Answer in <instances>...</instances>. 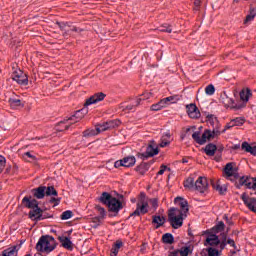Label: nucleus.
I'll list each match as a JSON object with an SVG mask.
<instances>
[{"instance_id":"31","label":"nucleus","mask_w":256,"mask_h":256,"mask_svg":"<svg viewBox=\"0 0 256 256\" xmlns=\"http://www.w3.org/2000/svg\"><path fill=\"white\" fill-rule=\"evenodd\" d=\"M165 221H167V218H165L164 216H152V223L154 225H165Z\"/></svg>"},{"instance_id":"40","label":"nucleus","mask_w":256,"mask_h":256,"mask_svg":"<svg viewBox=\"0 0 256 256\" xmlns=\"http://www.w3.org/2000/svg\"><path fill=\"white\" fill-rule=\"evenodd\" d=\"M108 129H115V127H119L121 125V120H111L107 122Z\"/></svg>"},{"instance_id":"56","label":"nucleus","mask_w":256,"mask_h":256,"mask_svg":"<svg viewBox=\"0 0 256 256\" xmlns=\"http://www.w3.org/2000/svg\"><path fill=\"white\" fill-rule=\"evenodd\" d=\"M136 171L140 173V175H145V171L141 170V166L136 167Z\"/></svg>"},{"instance_id":"11","label":"nucleus","mask_w":256,"mask_h":256,"mask_svg":"<svg viewBox=\"0 0 256 256\" xmlns=\"http://www.w3.org/2000/svg\"><path fill=\"white\" fill-rule=\"evenodd\" d=\"M204 245L205 247H207V245H210V247H217V245H219V247H221V234L217 235V232H215V234L208 233Z\"/></svg>"},{"instance_id":"49","label":"nucleus","mask_w":256,"mask_h":256,"mask_svg":"<svg viewBox=\"0 0 256 256\" xmlns=\"http://www.w3.org/2000/svg\"><path fill=\"white\" fill-rule=\"evenodd\" d=\"M246 153H251V155H256V146H250Z\"/></svg>"},{"instance_id":"23","label":"nucleus","mask_w":256,"mask_h":256,"mask_svg":"<svg viewBox=\"0 0 256 256\" xmlns=\"http://www.w3.org/2000/svg\"><path fill=\"white\" fill-rule=\"evenodd\" d=\"M108 192H103L101 196L98 198V201L102 203L103 205H109L110 201L113 199Z\"/></svg>"},{"instance_id":"33","label":"nucleus","mask_w":256,"mask_h":256,"mask_svg":"<svg viewBox=\"0 0 256 256\" xmlns=\"http://www.w3.org/2000/svg\"><path fill=\"white\" fill-rule=\"evenodd\" d=\"M180 97L179 95H174V96H170V97H166L164 99H161L164 107L165 105H167L170 101H172L173 103H177V101H180Z\"/></svg>"},{"instance_id":"37","label":"nucleus","mask_w":256,"mask_h":256,"mask_svg":"<svg viewBox=\"0 0 256 256\" xmlns=\"http://www.w3.org/2000/svg\"><path fill=\"white\" fill-rule=\"evenodd\" d=\"M95 135H99V130L98 128L96 129H88L83 132L84 137H95Z\"/></svg>"},{"instance_id":"7","label":"nucleus","mask_w":256,"mask_h":256,"mask_svg":"<svg viewBox=\"0 0 256 256\" xmlns=\"http://www.w3.org/2000/svg\"><path fill=\"white\" fill-rule=\"evenodd\" d=\"M220 99L224 107L233 109L234 111H239V109H243L245 107V103H236L235 99L231 98L227 92H223L220 96Z\"/></svg>"},{"instance_id":"41","label":"nucleus","mask_w":256,"mask_h":256,"mask_svg":"<svg viewBox=\"0 0 256 256\" xmlns=\"http://www.w3.org/2000/svg\"><path fill=\"white\" fill-rule=\"evenodd\" d=\"M205 93H206V95H214L215 94V86H213V84H209L205 88Z\"/></svg>"},{"instance_id":"44","label":"nucleus","mask_w":256,"mask_h":256,"mask_svg":"<svg viewBox=\"0 0 256 256\" xmlns=\"http://www.w3.org/2000/svg\"><path fill=\"white\" fill-rule=\"evenodd\" d=\"M98 129V133H101L103 131H109V125H107V122L100 124L96 127Z\"/></svg>"},{"instance_id":"52","label":"nucleus","mask_w":256,"mask_h":256,"mask_svg":"<svg viewBox=\"0 0 256 256\" xmlns=\"http://www.w3.org/2000/svg\"><path fill=\"white\" fill-rule=\"evenodd\" d=\"M114 167H115L116 169H119V167H123V159L116 161V162L114 163Z\"/></svg>"},{"instance_id":"36","label":"nucleus","mask_w":256,"mask_h":256,"mask_svg":"<svg viewBox=\"0 0 256 256\" xmlns=\"http://www.w3.org/2000/svg\"><path fill=\"white\" fill-rule=\"evenodd\" d=\"M45 195H47V197H51V196L57 197L58 193H57V190H55V187L48 186L46 187Z\"/></svg>"},{"instance_id":"30","label":"nucleus","mask_w":256,"mask_h":256,"mask_svg":"<svg viewBox=\"0 0 256 256\" xmlns=\"http://www.w3.org/2000/svg\"><path fill=\"white\" fill-rule=\"evenodd\" d=\"M206 133H210V137L207 138V141H211V139H215V137H219L221 135V131H219V126L214 127L213 131L205 130Z\"/></svg>"},{"instance_id":"24","label":"nucleus","mask_w":256,"mask_h":256,"mask_svg":"<svg viewBox=\"0 0 256 256\" xmlns=\"http://www.w3.org/2000/svg\"><path fill=\"white\" fill-rule=\"evenodd\" d=\"M123 167H133L137 163L135 156H128L122 159Z\"/></svg>"},{"instance_id":"38","label":"nucleus","mask_w":256,"mask_h":256,"mask_svg":"<svg viewBox=\"0 0 256 256\" xmlns=\"http://www.w3.org/2000/svg\"><path fill=\"white\" fill-rule=\"evenodd\" d=\"M256 17V10L255 8L250 9L249 15L246 16V19L244 20V23L247 24L249 21H253Z\"/></svg>"},{"instance_id":"4","label":"nucleus","mask_w":256,"mask_h":256,"mask_svg":"<svg viewBox=\"0 0 256 256\" xmlns=\"http://www.w3.org/2000/svg\"><path fill=\"white\" fill-rule=\"evenodd\" d=\"M57 248V241L53 236H42L36 244L37 251L40 253H51Z\"/></svg>"},{"instance_id":"58","label":"nucleus","mask_w":256,"mask_h":256,"mask_svg":"<svg viewBox=\"0 0 256 256\" xmlns=\"http://www.w3.org/2000/svg\"><path fill=\"white\" fill-rule=\"evenodd\" d=\"M126 105H125V103H121L120 105H119V109H122V111H126Z\"/></svg>"},{"instance_id":"5","label":"nucleus","mask_w":256,"mask_h":256,"mask_svg":"<svg viewBox=\"0 0 256 256\" xmlns=\"http://www.w3.org/2000/svg\"><path fill=\"white\" fill-rule=\"evenodd\" d=\"M213 231L214 233H220V253L225 249V247H227V245H230V247H233V249H237V244H235V240L227 238L229 229L225 230V225H216L213 227Z\"/></svg>"},{"instance_id":"59","label":"nucleus","mask_w":256,"mask_h":256,"mask_svg":"<svg viewBox=\"0 0 256 256\" xmlns=\"http://www.w3.org/2000/svg\"><path fill=\"white\" fill-rule=\"evenodd\" d=\"M169 145V142H161L160 147H167Z\"/></svg>"},{"instance_id":"19","label":"nucleus","mask_w":256,"mask_h":256,"mask_svg":"<svg viewBox=\"0 0 256 256\" xmlns=\"http://www.w3.org/2000/svg\"><path fill=\"white\" fill-rule=\"evenodd\" d=\"M19 249H21V245L10 246L9 248L3 250L0 256H17L19 255Z\"/></svg>"},{"instance_id":"25","label":"nucleus","mask_w":256,"mask_h":256,"mask_svg":"<svg viewBox=\"0 0 256 256\" xmlns=\"http://www.w3.org/2000/svg\"><path fill=\"white\" fill-rule=\"evenodd\" d=\"M206 122L210 127H219V120L213 114H208L206 116Z\"/></svg>"},{"instance_id":"46","label":"nucleus","mask_w":256,"mask_h":256,"mask_svg":"<svg viewBox=\"0 0 256 256\" xmlns=\"http://www.w3.org/2000/svg\"><path fill=\"white\" fill-rule=\"evenodd\" d=\"M49 203H54V207H57V205L61 203V198L52 197L50 198Z\"/></svg>"},{"instance_id":"51","label":"nucleus","mask_w":256,"mask_h":256,"mask_svg":"<svg viewBox=\"0 0 256 256\" xmlns=\"http://www.w3.org/2000/svg\"><path fill=\"white\" fill-rule=\"evenodd\" d=\"M150 203L152 204V207H153L154 209H157V207H159V204H158V201H157L156 198L151 199V200H150Z\"/></svg>"},{"instance_id":"45","label":"nucleus","mask_w":256,"mask_h":256,"mask_svg":"<svg viewBox=\"0 0 256 256\" xmlns=\"http://www.w3.org/2000/svg\"><path fill=\"white\" fill-rule=\"evenodd\" d=\"M7 163V160L5 157L0 155V173H3V169H5V165Z\"/></svg>"},{"instance_id":"2","label":"nucleus","mask_w":256,"mask_h":256,"mask_svg":"<svg viewBox=\"0 0 256 256\" xmlns=\"http://www.w3.org/2000/svg\"><path fill=\"white\" fill-rule=\"evenodd\" d=\"M184 187L186 189L198 191V193H205L209 187L207 178L200 176L196 181L192 176L188 177L184 182Z\"/></svg>"},{"instance_id":"54","label":"nucleus","mask_w":256,"mask_h":256,"mask_svg":"<svg viewBox=\"0 0 256 256\" xmlns=\"http://www.w3.org/2000/svg\"><path fill=\"white\" fill-rule=\"evenodd\" d=\"M24 155H26V157H29L33 161H35L37 159L35 156L31 155V152H26Z\"/></svg>"},{"instance_id":"17","label":"nucleus","mask_w":256,"mask_h":256,"mask_svg":"<svg viewBox=\"0 0 256 256\" xmlns=\"http://www.w3.org/2000/svg\"><path fill=\"white\" fill-rule=\"evenodd\" d=\"M242 200L244 201L245 205L250 209V211H253V213H256V199L255 198H249L246 193L242 194Z\"/></svg>"},{"instance_id":"10","label":"nucleus","mask_w":256,"mask_h":256,"mask_svg":"<svg viewBox=\"0 0 256 256\" xmlns=\"http://www.w3.org/2000/svg\"><path fill=\"white\" fill-rule=\"evenodd\" d=\"M87 113H89L88 110L85 109H80L78 111H76L71 117L66 118L62 121H60L57 126L59 125H63L65 123H67L68 121H74V119H76L75 123H79V121H81L82 119L85 118V116L87 115Z\"/></svg>"},{"instance_id":"60","label":"nucleus","mask_w":256,"mask_h":256,"mask_svg":"<svg viewBox=\"0 0 256 256\" xmlns=\"http://www.w3.org/2000/svg\"><path fill=\"white\" fill-rule=\"evenodd\" d=\"M141 98H137V100H136V107H138V105H141Z\"/></svg>"},{"instance_id":"28","label":"nucleus","mask_w":256,"mask_h":256,"mask_svg":"<svg viewBox=\"0 0 256 256\" xmlns=\"http://www.w3.org/2000/svg\"><path fill=\"white\" fill-rule=\"evenodd\" d=\"M251 96V90L249 88H247L246 90H242L240 92V99L241 101L243 102H240V103H247V101H249V97Z\"/></svg>"},{"instance_id":"22","label":"nucleus","mask_w":256,"mask_h":256,"mask_svg":"<svg viewBox=\"0 0 256 256\" xmlns=\"http://www.w3.org/2000/svg\"><path fill=\"white\" fill-rule=\"evenodd\" d=\"M153 143L155 142H151L147 149H146V157H154V155H158L159 154V148L153 146Z\"/></svg>"},{"instance_id":"47","label":"nucleus","mask_w":256,"mask_h":256,"mask_svg":"<svg viewBox=\"0 0 256 256\" xmlns=\"http://www.w3.org/2000/svg\"><path fill=\"white\" fill-rule=\"evenodd\" d=\"M171 171V168H167V166L166 165H162L161 167H160V170L158 171V175H163V173H165V171Z\"/></svg>"},{"instance_id":"29","label":"nucleus","mask_w":256,"mask_h":256,"mask_svg":"<svg viewBox=\"0 0 256 256\" xmlns=\"http://www.w3.org/2000/svg\"><path fill=\"white\" fill-rule=\"evenodd\" d=\"M213 185V189H215L216 191H218V193H220V195H223L226 191H227V185H221V182H215L212 184Z\"/></svg>"},{"instance_id":"13","label":"nucleus","mask_w":256,"mask_h":256,"mask_svg":"<svg viewBox=\"0 0 256 256\" xmlns=\"http://www.w3.org/2000/svg\"><path fill=\"white\" fill-rule=\"evenodd\" d=\"M110 213H114V215H117L121 209H123V204L121 201L117 200V198H113L110 203L107 205Z\"/></svg>"},{"instance_id":"1","label":"nucleus","mask_w":256,"mask_h":256,"mask_svg":"<svg viewBox=\"0 0 256 256\" xmlns=\"http://www.w3.org/2000/svg\"><path fill=\"white\" fill-rule=\"evenodd\" d=\"M174 203H178L180 209L172 207L168 210V223L170 225H183V221H185L187 213H189V204L182 197H176Z\"/></svg>"},{"instance_id":"63","label":"nucleus","mask_w":256,"mask_h":256,"mask_svg":"<svg viewBox=\"0 0 256 256\" xmlns=\"http://www.w3.org/2000/svg\"><path fill=\"white\" fill-rule=\"evenodd\" d=\"M144 95L146 99H149V97H151V93H145Z\"/></svg>"},{"instance_id":"9","label":"nucleus","mask_w":256,"mask_h":256,"mask_svg":"<svg viewBox=\"0 0 256 256\" xmlns=\"http://www.w3.org/2000/svg\"><path fill=\"white\" fill-rule=\"evenodd\" d=\"M234 163H228L226 164L224 168V173L227 177V179H230L231 181H239V172H237V168H234Z\"/></svg>"},{"instance_id":"16","label":"nucleus","mask_w":256,"mask_h":256,"mask_svg":"<svg viewBox=\"0 0 256 256\" xmlns=\"http://www.w3.org/2000/svg\"><path fill=\"white\" fill-rule=\"evenodd\" d=\"M253 182L254 178H245V176H242L238 179V182H236L235 185L238 188L245 185L248 189H254Z\"/></svg>"},{"instance_id":"15","label":"nucleus","mask_w":256,"mask_h":256,"mask_svg":"<svg viewBox=\"0 0 256 256\" xmlns=\"http://www.w3.org/2000/svg\"><path fill=\"white\" fill-rule=\"evenodd\" d=\"M187 114L190 119H199L201 117V112L199 111V108H197V105L195 104H188L186 106Z\"/></svg>"},{"instance_id":"18","label":"nucleus","mask_w":256,"mask_h":256,"mask_svg":"<svg viewBox=\"0 0 256 256\" xmlns=\"http://www.w3.org/2000/svg\"><path fill=\"white\" fill-rule=\"evenodd\" d=\"M58 240L60 241L61 247L66 249L67 251H73V242L67 236H59Z\"/></svg>"},{"instance_id":"8","label":"nucleus","mask_w":256,"mask_h":256,"mask_svg":"<svg viewBox=\"0 0 256 256\" xmlns=\"http://www.w3.org/2000/svg\"><path fill=\"white\" fill-rule=\"evenodd\" d=\"M12 69H14L12 72L13 81H16L18 85H28L29 78L27 77V74L23 73L21 69H17V66H13Z\"/></svg>"},{"instance_id":"43","label":"nucleus","mask_w":256,"mask_h":256,"mask_svg":"<svg viewBox=\"0 0 256 256\" xmlns=\"http://www.w3.org/2000/svg\"><path fill=\"white\" fill-rule=\"evenodd\" d=\"M232 122L234 123V127H239L245 123V118H235L232 119Z\"/></svg>"},{"instance_id":"21","label":"nucleus","mask_w":256,"mask_h":256,"mask_svg":"<svg viewBox=\"0 0 256 256\" xmlns=\"http://www.w3.org/2000/svg\"><path fill=\"white\" fill-rule=\"evenodd\" d=\"M45 191H47L46 186H40L38 188H34L32 189L33 197H35L36 199H44L46 195Z\"/></svg>"},{"instance_id":"35","label":"nucleus","mask_w":256,"mask_h":256,"mask_svg":"<svg viewBox=\"0 0 256 256\" xmlns=\"http://www.w3.org/2000/svg\"><path fill=\"white\" fill-rule=\"evenodd\" d=\"M98 212L100 213L101 217L94 218L93 223H103V218L105 217V208L101 206H97Z\"/></svg>"},{"instance_id":"50","label":"nucleus","mask_w":256,"mask_h":256,"mask_svg":"<svg viewBox=\"0 0 256 256\" xmlns=\"http://www.w3.org/2000/svg\"><path fill=\"white\" fill-rule=\"evenodd\" d=\"M241 147L243 151H249L251 145L248 142H243Z\"/></svg>"},{"instance_id":"6","label":"nucleus","mask_w":256,"mask_h":256,"mask_svg":"<svg viewBox=\"0 0 256 256\" xmlns=\"http://www.w3.org/2000/svg\"><path fill=\"white\" fill-rule=\"evenodd\" d=\"M147 207H149L147 195L144 192H141L136 204V210L131 214V217H139V215H145V213H149V209H147Z\"/></svg>"},{"instance_id":"62","label":"nucleus","mask_w":256,"mask_h":256,"mask_svg":"<svg viewBox=\"0 0 256 256\" xmlns=\"http://www.w3.org/2000/svg\"><path fill=\"white\" fill-rule=\"evenodd\" d=\"M133 109V106H131V105H128V106H126V111L128 110V111H131Z\"/></svg>"},{"instance_id":"57","label":"nucleus","mask_w":256,"mask_h":256,"mask_svg":"<svg viewBox=\"0 0 256 256\" xmlns=\"http://www.w3.org/2000/svg\"><path fill=\"white\" fill-rule=\"evenodd\" d=\"M224 219H226L227 225H233V223H235V222L231 221V219H229L227 216H225Z\"/></svg>"},{"instance_id":"20","label":"nucleus","mask_w":256,"mask_h":256,"mask_svg":"<svg viewBox=\"0 0 256 256\" xmlns=\"http://www.w3.org/2000/svg\"><path fill=\"white\" fill-rule=\"evenodd\" d=\"M189 253H191L189 246H184L178 250L170 252L168 256H189Z\"/></svg>"},{"instance_id":"3","label":"nucleus","mask_w":256,"mask_h":256,"mask_svg":"<svg viewBox=\"0 0 256 256\" xmlns=\"http://www.w3.org/2000/svg\"><path fill=\"white\" fill-rule=\"evenodd\" d=\"M23 205L25 207H28V209H33L29 212V217L32 219V221H41L43 218V210L39 208V202L35 199H29V197H24L22 200Z\"/></svg>"},{"instance_id":"14","label":"nucleus","mask_w":256,"mask_h":256,"mask_svg":"<svg viewBox=\"0 0 256 256\" xmlns=\"http://www.w3.org/2000/svg\"><path fill=\"white\" fill-rule=\"evenodd\" d=\"M209 137H211V133L206 132V130L202 134V137H201V132H194L192 134V139H194V141H196L198 145H205V143H207V138Z\"/></svg>"},{"instance_id":"42","label":"nucleus","mask_w":256,"mask_h":256,"mask_svg":"<svg viewBox=\"0 0 256 256\" xmlns=\"http://www.w3.org/2000/svg\"><path fill=\"white\" fill-rule=\"evenodd\" d=\"M71 217H73V211H70V210L65 211L61 214V219L64 221L67 219H71Z\"/></svg>"},{"instance_id":"61","label":"nucleus","mask_w":256,"mask_h":256,"mask_svg":"<svg viewBox=\"0 0 256 256\" xmlns=\"http://www.w3.org/2000/svg\"><path fill=\"white\" fill-rule=\"evenodd\" d=\"M163 31H165L166 33H173V30L170 27L166 28V30Z\"/></svg>"},{"instance_id":"12","label":"nucleus","mask_w":256,"mask_h":256,"mask_svg":"<svg viewBox=\"0 0 256 256\" xmlns=\"http://www.w3.org/2000/svg\"><path fill=\"white\" fill-rule=\"evenodd\" d=\"M107 97V94L103 92L95 93L94 95L90 96L88 99H86L84 103V107H89V105H95V103H99L103 101Z\"/></svg>"},{"instance_id":"55","label":"nucleus","mask_w":256,"mask_h":256,"mask_svg":"<svg viewBox=\"0 0 256 256\" xmlns=\"http://www.w3.org/2000/svg\"><path fill=\"white\" fill-rule=\"evenodd\" d=\"M194 7H196V9L201 7V0H194Z\"/></svg>"},{"instance_id":"34","label":"nucleus","mask_w":256,"mask_h":256,"mask_svg":"<svg viewBox=\"0 0 256 256\" xmlns=\"http://www.w3.org/2000/svg\"><path fill=\"white\" fill-rule=\"evenodd\" d=\"M9 104L12 109H17L18 107H24L23 103L19 99H9Z\"/></svg>"},{"instance_id":"48","label":"nucleus","mask_w":256,"mask_h":256,"mask_svg":"<svg viewBox=\"0 0 256 256\" xmlns=\"http://www.w3.org/2000/svg\"><path fill=\"white\" fill-rule=\"evenodd\" d=\"M56 25H58L61 31H65V29L67 28V23L65 22H56Z\"/></svg>"},{"instance_id":"64","label":"nucleus","mask_w":256,"mask_h":256,"mask_svg":"<svg viewBox=\"0 0 256 256\" xmlns=\"http://www.w3.org/2000/svg\"><path fill=\"white\" fill-rule=\"evenodd\" d=\"M253 187H254V191L256 189V179L254 178V182H253Z\"/></svg>"},{"instance_id":"53","label":"nucleus","mask_w":256,"mask_h":256,"mask_svg":"<svg viewBox=\"0 0 256 256\" xmlns=\"http://www.w3.org/2000/svg\"><path fill=\"white\" fill-rule=\"evenodd\" d=\"M232 127H235V123L232 122V120L225 126V129L223 130V133L227 131V129H231Z\"/></svg>"},{"instance_id":"32","label":"nucleus","mask_w":256,"mask_h":256,"mask_svg":"<svg viewBox=\"0 0 256 256\" xmlns=\"http://www.w3.org/2000/svg\"><path fill=\"white\" fill-rule=\"evenodd\" d=\"M162 241H163V243H166L167 245H171L175 241V238L173 237V234L166 233L162 236Z\"/></svg>"},{"instance_id":"26","label":"nucleus","mask_w":256,"mask_h":256,"mask_svg":"<svg viewBox=\"0 0 256 256\" xmlns=\"http://www.w3.org/2000/svg\"><path fill=\"white\" fill-rule=\"evenodd\" d=\"M204 151L206 155H208L209 157H213V155H215V151H217V145L210 143L206 145V147L204 148Z\"/></svg>"},{"instance_id":"39","label":"nucleus","mask_w":256,"mask_h":256,"mask_svg":"<svg viewBox=\"0 0 256 256\" xmlns=\"http://www.w3.org/2000/svg\"><path fill=\"white\" fill-rule=\"evenodd\" d=\"M163 107H165V105L163 104L162 100H160L158 103L153 104L150 107L151 111H161L163 109Z\"/></svg>"},{"instance_id":"27","label":"nucleus","mask_w":256,"mask_h":256,"mask_svg":"<svg viewBox=\"0 0 256 256\" xmlns=\"http://www.w3.org/2000/svg\"><path fill=\"white\" fill-rule=\"evenodd\" d=\"M121 247H123V242L121 240L116 241L111 248V256L119 255V249H121Z\"/></svg>"}]
</instances>
